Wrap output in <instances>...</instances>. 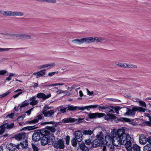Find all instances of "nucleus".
<instances>
[{"mask_svg": "<svg viewBox=\"0 0 151 151\" xmlns=\"http://www.w3.org/2000/svg\"><path fill=\"white\" fill-rule=\"evenodd\" d=\"M19 145H20L22 148H26L28 146V142L27 140H25L21 142Z\"/></svg>", "mask_w": 151, "mask_h": 151, "instance_id": "obj_31", "label": "nucleus"}, {"mask_svg": "<svg viewBox=\"0 0 151 151\" xmlns=\"http://www.w3.org/2000/svg\"><path fill=\"white\" fill-rule=\"evenodd\" d=\"M121 109V107L119 106H116L115 107V111L117 113H118V111L120 109Z\"/></svg>", "mask_w": 151, "mask_h": 151, "instance_id": "obj_56", "label": "nucleus"}, {"mask_svg": "<svg viewBox=\"0 0 151 151\" xmlns=\"http://www.w3.org/2000/svg\"><path fill=\"white\" fill-rule=\"evenodd\" d=\"M104 114L103 113H90L88 114V116L90 119H93L96 118L97 117H100L104 116Z\"/></svg>", "mask_w": 151, "mask_h": 151, "instance_id": "obj_14", "label": "nucleus"}, {"mask_svg": "<svg viewBox=\"0 0 151 151\" xmlns=\"http://www.w3.org/2000/svg\"><path fill=\"white\" fill-rule=\"evenodd\" d=\"M116 65L119 66L122 68H127V63H119L116 64Z\"/></svg>", "mask_w": 151, "mask_h": 151, "instance_id": "obj_44", "label": "nucleus"}, {"mask_svg": "<svg viewBox=\"0 0 151 151\" xmlns=\"http://www.w3.org/2000/svg\"><path fill=\"white\" fill-rule=\"evenodd\" d=\"M54 123V122L52 121V122H45L43 123V124H53Z\"/></svg>", "mask_w": 151, "mask_h": 151, "instance_id": "obj_59", "label": "nucleus"}, {"mask_svg": "<svg viewBox=\"0 0 151 151\" xmlns=\"http://www.w3.org/2000/svg\"><path fill=\"white\" fill-rule=\"evenodd\" d=\"M149 120L150 121H146L145 123L148 126H150L151 125V117H149Z\"/></svg>", "mask_w": 151, "mask_h": 151, "instance_id": "obj_52", "label": "nucleus"}, {"mask_svg": "<svg viewBox=\"0 0 151 151\" xmlns=\"http://www.w3.org/2000/svg\"><path fill=\"white\" fill-rule=\"evenodd\" d=\"M46 65V68H47V69H50L55 65V63H49L47 64Z\"/></svg>", "mask_w": 151, "mask_h": 151, "instance_id": "obj_39", "label": "nucleus"}, {"mask_svg": "<svg viewBox=\"0 0 151 151\" xmlns=\"http://www.w3.org/2000/svg\"><path fill=\"white\" fill-rule=\"evenodd\" d=\"M77 140L75 138H73L71 141L72 145L74 147H76L77 145Z\"/></svg>", "mask_w": 151, "mask_h": 151, "instance_id": "obj_35", "label": "nucleus"}, {"mask_svg": "<svg viewBox=\"0 0 151 151\" xmlns=\"http://www.w3.org/2000/svg\"><path fill=\"white\" fill-rule=\"evenodd\" d=\"M19 145H15L12 144H7L6 145V148L10 151H14L16 148L20 149Z\"/></svg>", "mask_w": 151, "mask_h": 151, "instance_id": "obj_15", "label": "nucleus"}, {"mask_svg": "<svg viewBox=\"0 0 151 151\" xmlns=\"http://www.w3.org/2000/svg\"><path fill=\"white\" fill-rule=\"evenodd\" d=\"M131 147L134 151H140V147L137 144H134Z\"/></svg>", "mask_w": 151, "mask_h": 151, "instance_id": "obj_29", "label": "nucleus"}, {"mask_svg": "<svg viewBox=\"0 0 151 151\" xmlns=\"http://www.w3.org/2000/svg\"><path fill=\"white\" fill-rule=\"evenodd\" d=\"M10 93V91L9 90L8 91L6 92L5 93L3 94L0 96H1V97H4L6 96L9 93Z\"/></svg>", "mask_w": 151, "mask_h": 151, "instance_id": "obj_49", "label": "nucleus"}, {"mask_svg": "<svg viewBox=\"0 0 151 151\" xmlns=\"http://www.w3.org/2000/svg\"><path fill=\"white\" fill-rule=\"evenodd\" d=\"M42 139L41 140V144L42 145H45L47 144H48V137H46L45 136H43L42 137Z\"/></svg>", "mask_w": 151, "mask_h": 151, "instance_id": "obj_25", "label": "nucleus"}, {"mask_svg": "<svg viewBox=\"0 0 151 151\" xmlns=\"http://www.w3.org/2000/svg\"><path fill=\"white\" fill-rule=\"evenodd\" d=\"M22 93V92H19V93H17V94L14 96L13 97L14 98H16L19 95L21 94Z\"/></svg>", "mask_w": 151, "mask_h": 151, "instance_id": "obj_62", "label": "nucleus"}, {"mask_svg": "<svg viewBox=\"0 0 151 151\" xmlns=\"http://www.w3.org/2000/svg\"><path fill=\"white\" fill-rule=\"evenodd\" d=\"M147 138L144 135H141L139 138V143L142 145L145 144L147 143Z\"/></svg>", "mask_w": 151, "mask_h": 151, "instance_id": "obj_20", "label": "nucleus"}, {"mask_svg": "<svg viewBox=\"0 0 151 151\" xmlns=\"http://www.w3.org/2000/svg\"><path fill=\"white\" fill-rule=\"evenodd\" d=\"M45 133L44 134L46 135H48L47 136L48 144L51 145L53 143V142L54 141L55 137L54 135L53 134H50V132L48 131L45 130Z\"/></svg>", "mask_w": 151, "mask_h": 151, "instance_id": "obj_11", "label": "nucleus"}, {"mask_svg": "<svg viewBox=\"0 0 151 151\" xmlns=\"http://www.w3.org/2000/svg\"><path fill=\"white\" fill-rule=\"evenodd\" d=\"M139 103L141 106L144 107L145 108L147 107L146 104L145 102L142 101H139Z\"/></svg>", "mask_w": 151, "mask_h": 151, "instance_id": "obj_46", "label": "nucleus"}, {"mask_svg": "<svg viewBox=\"0 0 151 151\" xmlns=\"http://www.w3.org/2000/svg\"><path fill=\"white\" fill-rule=\"evenodd\" d=\"M103 135L102 132H100L99 133V134L97 135V139H99L100 140H101V141H103Z\"/></svg>", "mask_w": 151, "mask_h": 151, "instance_id": "obj_36", "label": "nucleus"}, {"mask_svg": "<svg viewBox=\"0 0 151 151\" xmlns=\"http://www.w3.org/2000/svg\"><path fill=\"white\" fill-rule=\"evenodd\" d=\"M18 37H19L24 40H28L32 39L30 35L26 34H18Z\"/></svg>", "mask_w": 151, "mask_h": 151, "instance_id": "obj_18", "label": "nucleus"}, {"mask_svg": "<svg viewBox=\"0 0 151 151\" xmlns=\"http://www.w3.org/2000/svg\"><path fill=\"white\" fill-rule=\"evenodd\" d=\"M72 42L77 45H80L84 42L88 44V37L83 38L80 40L78 39H74L72 40Z\"/></svg>", "mask_w": 151, "mask_h": 151, "instance_id": "obj_9", "label": "nucleus"}, {"mask_svg": "<svg viewBox=\"0 0 151 151\" xmlns=\"http://www.w3.org/2000/svg\"><path fill=\"white\" fill-rule=\"evenodd\" d=\"M120 121H126L128 122H131V120L130 119L125 118H122L121 119H119Z\"/></svg>", "mask_w": 151, "mask_h": 151, "instance_id": "obj_45", "label": "nucleus"}, {"mask_svg": "<svg viewBox=\"0 0 151 151\" xmlns=\"http://www.w3.org/2000/svg\"><path fill=\"white\" fill-rule=\"evenodd\" d=\"M46 129H48L52 132H54L55 131V129L54 127H50L49 126H47L46 127Z\"/></svg>", "mask_w": 151, "mask_h": 151, "instance_id": "obj_43", "label": "nucleus"}, {"mask_svg": "<svg viewBox=\"0 0 151 151\" xmlns=\"http://www.w3.org/2000/svg\"><path fill=\"white\" fill-rule=\"evenodd\" d=\"M17 48H0V52H4L6 51H8L10 49H17Z\"/></svg>", "mask_w": 151, "mask_h": 151, "instance_id": "obj_42", "label": "nucleus"}, {"mask_svg": "<svg viewBox=\"0 0 151 151\" xmlns=\"http://www.w3.org/2000/svg\"><path fill=\"white\" fill-rule=\"evenodd\" d=\"M32 148L34 151H38V150L37 147L35 145H32Z\"/></svg>", "mask_w": 151, "mask_h": 151, "instance_id": "obj_57", "label": "nucleus"}, {"mask_svg": "<svg viewBox=\"0 0 151 151\" xmlns=\"http://www.w3.org/2000/svg\"><path fill=\"white\" fill-rule=\"evenodd\" d=\"M103 141L100 140L99 139H95L92 142L91 145L89 146L90 148L92 147L96 148L99 146L103 144Z\"/></svg>", "mask_w": 151, "mask_h": 151, "instance_id": "obj_10", "label": "nucleus"}, {"mask_svg": "<svg viewBox=\"0 0 151 151\" xmlns=\"http://www.w3.org/2000/svg\"><path fill=\"white\" fill-rule=\"evenodd\" d=\"M40 135L42 136L43 134L40 132H35L32 135V140L35 141H39L41 138Z\"/></svg>", "mask_w": 151, "mask_h": 151, "instance_id": "obj_16", "label": "nucleus"}, {"mask_svg": "<svg viewBox=\"0 0 151 151\" xmlns=\"http://www.w3.org/2000/svg\"><path fill=\"white\" fill-rule=\"evenodd\" d=\"M55 111L53 110L48 111L43 113V114H39L35 119L30 122V123L35 124L37 123L39 120H41L44 118L43 115L45 117H53Z\"/></svg>", "mask_w": 151, "mask_h": 151, "instance_id": "obj_3", "label": "nucleus"}, {"mask_svg": "<svg viewBox=\"0 0 151 151\" xmlns=\"http://www.w3.org/2000/svg\"><path fill=\"white\" fill-rule=\"evenodd\" d=\"M53 146L56 148H59L60 149H63L65 147L63 141L62 140H59L55 143H54Z\"/></svg>", "mask_w": 151, "mask_h": 151, "instance_id": "obj_13", "label": "nucleus"}, {"mask_svg": "<svg viewBox=\"0 0 151 151\" xmlns=\"http://www.w3.org/2000/svg\"><path fill=\"white\" fill-rule=\"evenodd\" d=\"M98 106V105H90L89 106H81V107H79L78 106H77V109L78 110H81L82 111H83L85 109H87L88 110V108H94L97 107Z\"/></svg>", "mask_w": 151, "mask_h": 151, "instance_id": "obj_19", "label": "nucleus"}, {"mask_svg": "<svg viewBox=\"0 0 151 151\" xmlns=\"http://www.w3.org/2000/svg\"><path fill=\"white\" fill-rule=\"evenodd\" d=\"M14 116V113H11L10 114L8 115L7 116V117H9V118H12Z\"/></svg>", "mask_w": 151, "mask_h": 151, "instance_id": "obj_60", "label": "nucleus"}, {"mask_svg": "<svg viewBox=\"0 0 151 151\" xmlns=\"http://www.w3.org/2000/svg\"><path fill=\"white\" fill-rule=\"evenodd\" d=\"M93 133V131L91 130H85L83 131V135H90L92 134Z\"/></svg>", "mask_w": 151, "mask_h": 151, "instance_id": "obj_34", "label": "nucleus"}, {"mask_svg": "<svg viewBox=\"0 0 151 151\" xmlns=\"http://www.w3.org/2000/svg\"><path fill=\"white\" fill-rule=\"evenodd\" d=\"M105 141L106 145L108 146V148L109 149V151H116L117 148L114 147L112 145L113 141V137L111 134L107 135L105 136Z\"/></svg>", "mask_w": 151, "mask_h": 151, "instance_id": "obj_5", "label": "nucleus"}, {"mask_svg": "<svg viewBox=\"0 0 151 151\" xmlns=\"http://www.w3.org/2000/svg\"><path fill=\"white\" fill-rule=\"evenodd\" d=\"M51 96V95L50 94L46 95L44 93H39L37 95V97L39 98H42L44 100L50 97Z\"/></svg>", "mask_w": 151, "mask_h": 151, "instance_id": "obj_17", "label": "nucleus"}, {"mask_svg": "<svg viewBox=\"0 0 151 151\" xmlns=\"http://www.w3.org/2000/svg\"><path fill=\"white\" fill-rule=\"evenodd\" d=\"M29 104L26 101H24L23 102L22 104L20 106V107L21 108H22L23 107H24L25 106H27Z\"/></svg>", "mask_w": 151, "mask_h": 151, "instance_id": "obj_48", "label": "nucleus"}, {"mask_svg": "<svg viewBox=\"0 0 151 151\" xmlns=\"http://www.w3.org/2000/svg\"><path fill=\"white\" fill-rule=\"evenodd\" d=\"M45 70H42L38 72L33 73V75L34 76L36 75V78H38L44 75L45 74Z\"/></svg>", "mask_w": 151, "mask_h": 151, "instance_id": "obj_22", "label": "nucleus"}, {"mask_svg": "<svg viewBox=\"0 0 151 151\" xmlns=\"http://www.w3.org/2000/svg\"><path fill=\"white\" fill-rule=\"evenodd\" d=\"M147 142H148L149 143H151V136L148 137L147 138Z\"/></svg>", "mask_w": 151, "mask_h": 151, "instance_id": "obj_58", "label": "nucleus"}, {"mask_svg": "<svg viewBox=\"0 0 151 151\" xmlns=\"http://www.w3.org/2000/svg\"><path fill=\"white\" fill-rule=\"evenodd\" d=\"M70 137L68 136H66L65 138V141L66 142V144L67 145H68L69 143V140H70Z\"/></svg>", "mask_w": 151, "mask_h": 151, "instance_id": "obj_51", "label": "nucleus"}, {"mask_svg": "<svg viewBox=\"0 0 151 151\" xmlns=\"http://www.w3.org/2000/svg\"><path fill=\"white\" fill-rule=\"evenodd\" d=\"M88 43L96 42L97 43L106 42L107 41L106 39L104 37H88Z\"/></svg>", "mask_w": 151, "mask_h": 151, "instance_id": "obj_6", "label": "nucleus"}, {"mask_svg": "<svg viewBox=\"0 0 151 151\" xmlns=\"http://www.w3.org/2000/svg\"><path fill=\"white\" fill-rule=\"evenodd\" d=\"M13 123H8L3 124L1 126L0 129V135L2 134L5 131V129H9L14 127Z\"/></svg>", "mask_w": 151, "mask_h": 151, "instance_id": "obj_8", "label": "nucleus"}, {"mask_svg": "<svg viewBox=\"0 0 151 151\" xmlns=\"http://www.w3.org/2000/svg\"><path fill=\"white\" fill-rule=\"evenodd\" d=\"M75 138L77 139L78 142H81L83 139L82 137L83 134L81 131L78 130L76 131L75 132Z\"/></svg>", "mask_w": 151, "mask_h": 151, "instance_id": "obj_12", "label": "nucleus"}, {"mask_svg": "<svg viewBox=\"0 0 151 151\" xmlns=\"http://www.w3.org/2000/svg\"><path fill=\"white\" fill-rule=\"evenodd\" d=\"M86 90L88 95H89L90 96H92L93 94V91L90 92L88 89H87Z\"/></svg>", "mask_w": 151, "mask_h": 151, "instance_id": "obj_55", "label": "nucleus"}, {"mask_svg": "<svg viewBox=\"0 0 151 151\" xmlns=\"http://www.w3.org/2000/svg\"><path fill=\"white\" fill-rule=\"evenodd\" d=\"M58 73V72H53L49 73L48 76H52L55 74H57Z\"/></svg>", "mask_w": 151, "mask_h": 151, "instance_id": "obj_53", "label": "nucleus"}, {"mask_svg": "<svg viewBox=\"0 0 151 151\" xmlns=\"http://www.w3.org/2000/svg\"><path fill=\"white\" fill-rule=\"evenodd\" d=\"M101 149H102V151H107V150H109L108 148V146H106L105 145H104L101 147Z\"/></svg>", "mask_w": 151, "mask_h": 151, "instance_id": "obj_47", "label": "nucleus"}, {"mask_svg": "<svg viewBox=\"0 0 151 151\" xmlns=\"http://www.w3.org/2000/svg\"><path fill=\"white\" fill-rule=\"evenodd\" d=\"M145 151H151V143L147 144L143 148Z\"/></svg>", "mask_w": 151, "mask_h": 151, "instance_id": "obj_28", "label": "nucleus"}, {"mask_svg": "<svg viewBox=\"0 0 151 151\" xmlns=\"http://www.w3.org/2000/svg\"><path fill=\"white\" fill-rule=\"evenodd\" d=\"M63 92H64V91L61 90H59L58 91H56V93H58L59 94L63 93Z\"/></svg>", "mask_w": 151, "mask_h": 151, "instance_id": "obj_61", "label": "nucleus"}, {"mask_svg": "<svg viewBox=\"0 0 151 151\" xmlns=\"http://www.w3.org/2000/svg\"><path fill=\"white\" fill-rule=\"evenodd\" d=\"M83 119V118H79L78 119L69 117L65 118L61 120V122L63 123H72L76 122L79 123L81 122V121Z\"/></svg>", "mask_w": 151, "mask_h": 151, "instance_id": "obj_7", "label": "nucleus"}, {"mask_svg": "<svg viewBox=\"0 0 151 151\" xmlns=\"http://www.w3.org/2000/svg\"><path fill=\"white\" fill-rule=\"evenodd\" d=\"M67 110L73 111L77 109V106H74L73 105H68L67 106Z\"/></svg>", "mask_w": 151, "mask_h": 151, "instance_id": "obj_27", "label": "nucleus"}, {"mask_svg": "<svg viewBox=\"0 0 151 151\" xmlns=\"http://www.w3.org/2000/svg\"><path fill=\"white\" fill-rule=\"evenodd\" d=\"M26 134L23 132L18 134L16 136V138L17 140H21L25 138Z\"/></svg>", "mask_w": 151, "mask_h": 151, "instance_id": "obj_21", "label": "nucleus"}, {"mask_svg": "<svg viewBox=\"0 0 151 151\" xmlns=\"http://www.w3.org/2000/svg\"><path fill=\"white\" fill-rule=\"evenodd\" d=\"M126 66L127 68H137V66L136 65L130 63H127Z\"/></svg>", "mask_w": 151, "mask_h": 151, "instance_id": "obj_38", "label": "nucleus"}, {"mask_svg": "<svg viewBox=\"0 0 151 151\" xmlns=\"http://www.w3.org/2000/svg\"><path fill=\"white\" fill-rule=\"evenodd\" d=\"M2 34L5 35L8 39H11L14 37H18V34L13 33H2Z\"/></svg>", "mask_w": 151, "mask_h": 151, "instance_id": "obj_23", "label": "nucleus"}, {"mask_svg": "<svg viewBox=\"0 0 151 151\" xmlns=\"http://www.w3.org/2000/svg\"><path fill=\"white\" fill-rule=\"evenodd\" d=\"M129 145H128L127 146H125V147L126 148L127 151H132V148L131 147V146L132 145V144L131 142V141H130L129 142Z\"/></svg>", "mask_w": 151, "mask_h": 151, "instance_id": "obj_41", "label": "nucleus"}, {"mask_svg": "<svg viewBox=\"0 0 151 151\" xmlns=\"http://www.w3.org/2000/svg\"><path fill=\"white\" fill-rule=\"evenodd\" d=\"M37 1H38L46 2L52 4H55L56 2V1L55 0H37Z\"/></svg>", "mask_w": 151, "mask_h": 151, "instance_id": "obj_32", "label": "nucleus"}, {"mask_svg": "<svg viewBox=\"0 0 151 151\" xmlns=\"http://www.w3.org/2000/svg\"><path fill=\"white\" fill-rule=\"evenodd\" d=\"M80 148L82 151H88V148L86 146L84 143L82 142L80 145Z\"/></svg>", "mask_w": 151, "mask_h": 151, "instance_id": "obj_26", "label": "nucleus"}, {"mask_svg": "<svg viewBox=\"0 0 151 151\" xmlns=\"http://www.w3.org/2000/svg\"><path fill=\"white\" fill-rule=\"evenodd\" d=\"M99 108L101 109L106 110L104 111L107 113V115L105 116V119L106 120H109L111 119H114L116 118V116L112 113H114L113 109H114L113 106H100Z\"/></svg>", "mask_w": 151, "mask_h": 151, "instance_id": "obj_2", "label": "nucleus"}, {"mask_svg": "<svg viewBox=\"0 0 151 151\" xmlns=\"http://www.w3.org/2000/svg\"><path fill=\"white\" fill-rule=\"evenodd\" d=\"M12 77L11 76H10V75H9V76L8 77H7L6 78V80L7 81H10L12 79Z\"/></svg>", "mask_w": 151, "mask_h": 151, "instance_id": "obj_64", "label": "nucleus"}, {"mask_svg": "<svg viewBox=\"0 0 151 151\" xmlns=\"http://www.w3.org/2000/svg\"><path fill=\"white\" fill-rule=\"evenodd\" d=\"M86 144L87 145H91V141L90 139H87L85 140Z\"/></svg>", "mask_w": 151, "mask_h": 151, "instance_id": "obj_54", "label": "nucleus"}, {"mask_svg": "<svg viewBox=\"0 0 151 151\" xmlns=\"http://www.w3.org/2000/svg\"><path fill=\"white\" fill-rule=\"evenodd\" d=\"M51 107H49L46 104L44 106V108L42 109V113H43L47 111V110L49 109H51Z\"/></svg>", "mask_w": 151, "mask_h": 151, "instance_id": "obj_37", "label": "nucleus"}, {"mask_svg": "<svg viewBox=\"0 0 151 151\" xmlns=\"http://www.w3.org/2000/svg\"><path fill=\"white\" fill-rule=\"evenodd\" d=\"M7 71L5 70H0V75H4L6 73Z\"/></svg>", "mask_w": 151, "mask_h": 151, "instance_id": "obj_50", "label": "nucleus"}, {"mask_svg": "<svg viewBox=\"0 0 151 151\" xmlns=\"http://www.w3.org/2000/svg\"><path fill=\"white\" fill-rule=\"evenodd\" d=\"M14 12L12 11H5V16H12L14 17Z\"/></svg>", "mask_w": 151, "mask_h": 151, "instance_id": "obj_30", "label": "nucleus"}, {"mask_svg": "<svg viewBox=\"0 0 151 151\" xmlns=\"http://www.w3.org/2000/svg\"><path fill=\"white\" fill-rule=\"evenodd\" d=\"M5 11L3 10H0V14H2L3 16H5Z\"/></svg>", "mask_w": 151, "mask_h": 151, "instance_id": "obj_63", "label": "nucleus"}, {"mask_svg": "<svg viewBox=\"0 0 151 151\" xmlns=\"http://www.w3.org/2000/svg\"><path fill=\"white\" fill-rule=\"evenodd\" d=\"M24 15V13L20 12H17L15 11L14 14V17L19 16H22Z\"/></svg>", "mask_w": 151, "mask_h": 151, "instance_id": "obj_40", "label": "nucleus"}, {"mask_svg": "<svg viewBox=\"0 0 151 151\" xmlns=\"http://www.w3.org/2000/svg\"><path fill=\"white\" fill-rule=\"evenodd\" d=\"M113 137L112 145L114 147H117L121 145L127 146L130 145L129 142L132 141L131 138L129 134L123 133L122 130H119L117 132L112 133Z\"/></svg>", "mask_w": 151, "mask_h": 151, "instance_id": "obj_1", "label": "nucleus"}, {"mask_svg": "<svg viewBox=\"0 0 151 151\" xmlns=\"http://www.w3.org/2000/svg\"><path fill=\"white\" fill-rule=\"evenodd\" d=\"M146 109H144L140 107L135 106L133 107L132 109L129 108H127V112L124 115L127 116H134L136 113V111H138L139 112H144Z\"/></svg>", "mask_w": 151, "mask_h": 151, "instance_id": "obj_4", "label": "nucleus"}, {"mask_svg": "<svg viewBox=\"0 0 151 151\" xmlns=\"http://www.w3.org/2000/svg\"><path fill=\"white\" fill-rule=\"evenodd\" d=\"M60 108V111L61 113H65L66 112L67 110V106L63 107L62 106H60V107H58V108Z\"/></svg>", "mask_w": 151, "mask_h": 151, "instance_id": "obj_33", "label": "nucleus"}, {"mask_svg": "<svg viewBox=\"0 0 151 151\" xmlns=\"http://www.w3.org/2000/svg\"><path fill=\"white\" fill-rule=\"evenodd\" d=\"M30 102L29 103L30 105L34 106L36 105L38 103V100H36L35 96L29 99Z\"/></svg>", "mask_w": 151, "mask_h": 151, "instance_id": "obj_24", "label": "nucleus"}]
</instances>
